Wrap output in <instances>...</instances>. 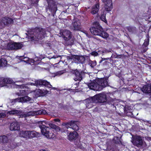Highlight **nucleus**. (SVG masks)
I'll list each match as a JSON object with an SVG mask.
<instances>
[{"label":"nucleus","instance_id":"nucleus-1","mask_svg":"<svg viewBox=\"0 0 151 151\" xmlns=\"http://www.w3.org/2000/svg\"><path fill=\"white\" fill-rule=\"evenodd\" d=\"M108 85V78H101L96 79L95 81L88 83V86L91 89L99 91L102 90Z\"/></svg>","mask_w":151,"mask_h":151},{"label":"nucleus","instance_id":"nucleus-2","mask_svg":"<svg viewBox=\"0 0 151 151\" xmlns=\"http://www.w3.org/2000/svg\"><path fill=\"white\" fill-rule=\"evenodd\" d=\"M27 32L29 34H33L34 36H32V38L36 41L42 39L46 34L45 29L38 27L29 29Z\"/></svg>","mask_w":151,"mask_h":151},{"label":"nucleus","instance_id":"nucleus-3","mask_svg":"<svg viewBox=\"0 0 151 151\" xmlns=\"http://www.w3.org/2000/svg\"><path fill=\"white\" fill-rule=\"evenodd\" d=\"M95 24L96 27H92L90 29L91 33L96 35H99L104 39H107L109 37V34L103 30V29L99 22H95Z\"/></svg>","mask_w":151,"mask_h":151},{"label":"nucleus","instance_id":"nucleus-4","mask_svg":"<svg viewBox=\"0 0 151 151\" xmlns=\"http://www.w3.org/2000/svg\"><path fill=\"white\" fill-rule=\"evenodd\" d=\"M70 72L74 76V80L75 81H80L82 80L87 74L83 70L77 69L72 70Z\"/></svg>","mask_w":151,"mask_h":151},{"label":"nucleus","instance_id":"nucleus-5","mask_svg":"<svg viewBox=\"0 0 151 151\" xmlns=\"http://www.w3.org/2000/svg\"><path fill=\"white\" fill-rule=\"evenodd\" d=\"M131 142L134 146L138 147H145L146 144L140 136H132Z\"/></svg>","mask_w":151,"mask_h":151},{"label":"nucleus","instance_id":"nucleus-6","mask_svg":"<svg viewBox=\"0 0 151 151\" xmlns=\"http://www.w3.org/2000/svg\"><path fill=\"white\" fill-rule=\"evenodd\" d=\"M39 127L42 134L48 138H54L55 135L53 133L50 132V128L44 125H40Z\"/></svg>","mask_w":151,"mask_h":151},{"label":"nucleus","instance_id":"nucleus-7","mask_svg":"<svg viewBox=\"0 0 151 151\" xmlns=\"http://www.w3.org/2000/svg\"><path fill=\"white\" fill-rule=\"evenodd\" d=\"M48 4V7L46 8L47 11L49 9L51 12L52 16L54 17L57 10V7L56 2L54 0H46Z\"/></svg>","mask_w":151,"mask_h":151},{"label":"nucleus","instance_id":"nucleus-8","mask_svg":"<svg viewBox=\"0 0 151 151\" xmlns=\"http://www.w3.org/2000/svg\"><path fill=\"white\" fill-rule=\"evenodd\" d=\"M93 98L95 99L94 101L95 103L105 102L107 100L106 95L103 93L96 94L93 96Z\"/></svg>","mask_w":151,"mask_h":151},{"label":"nucleus","instance_id":"nucleus-9","mask_svg":"<svg viewBox=\"0 0 151 151\" xmlns=\"http://www.w3.org/2000/svg\"><path fill=\"white\" fill-rule=\"evenodd\" d=\"M0 22L3 24L4 26H6L13 23L14 20L12 19L7 16H5L1 18Z\"/></svg>","mask_w":151,"mask_h":151},{"label":"nucleus","instance_id":"nucleus-10","mask_svg":"<svg viewBox=\"0 0 151 151\" xmlns=\"http://www.w3.org/2000/svg\"><path fill=\"white\" fill-rule=\"evenodd\" d=\"M104 3L105 9L107 12L110 11L113 8V3L112 0H101Z\"/></svg>","mask_w":151,"mask_h":151},{"label":"nucleus","instance_id":"nucleus-11","mask_svg":"<svg viewBox=\"0 0 151 151\" xmlns=\"http://www.w3.org/2000/svg\"><path fill=\"white\" fill-rule=\"evenodd\" d=\"M94 100L95 99H94L93 96L86 99L85 100V102L86 107L88 109L92 107L93 106V103H95Z\"/></svg>","mask_w":151,"mask_h":151},{"label":"nucleus","instance_id":"nucleus-12","mask_svg":"<svg viewBox=\"0 0 151 151\" xmlns=\"http://www.w3.org/2000/svg\"><path fill=\"white\" fill-rule=\"evenodd\" d=\"M13 80L10 78H4L2 81H0V85L2 87L6 86L7 84L14 83Z\"/></svg>","mask_w":151,"mask_h":151},{"label":"nucleus","instance_id":"nucleus-13","mask_svg":"<svg viewBox=\"0 0 151 151\" xmlns=\"http://www.w3.org/2000/svg\"><path fill=\"white\" fill-rule=\"evenodd\" d=\"M62 36L65 41H68L71 37V33L69 31L66 30L62 33Z\"/></svg>","mask_w":151,"mask_h":151},{"label":"nucleus","instance_id":"nucleus-14","mask_svg":"<svg viewBox=\"0 0 151 151\" xmlns=\"http://www.w3.org/2000/svg\"><path fill=\"white\" fill-rule=\"evenodd\" d=\"M142 91L145 93H151V84L144 86L142 89Z\"/></svg>","mask_w":151,"mask_h":151},{"label":"nucleus","instance_id":"nucleus-15","mask_svg":"<svg viewBox=\"0 0 151 151\" xmlns=\"http://www.w3.org/2000/svg\"><path fill=\"white\" fill-rule=\"evenodd\" d=\"M72 25L74 29L78 30L81 29V23L79 19H77L72 23Z\"/></svg>","mask_w":151,"mask_h":151},{"label":"nucleus","instance_id":"nucleus-16","mask_svg":"<svg viewBox=\"0 0 151 151\" xmlns=\"http://www.w3.org/2000/svg\"><path fill=\"white\" fill-rule=\"evenodd\" d=\"M78 134L76 131L70 132L68 136V139L70 141L75 140L78 137Z\"/></svg>","mask_w":151,"mask_h":151},{"label":"nucleus","instance_id":"nucleus-17","mask_svg":"<svg viewBox=\"0 0 151 151\" xmlns=\"http://www.w3.org/2000/svg\"><path fill=\"white\" fill-rule=\"evenodd\" d=\"M99 3H97L92 6L91 11V13L93 15L97 13L99 10Z\"/></svg>","mask_w":151,"mask_h":151},{"label":"nucleus","instance_id":"nucleus-18","mask_svg":"<svg viewBox=\"0 0 151 151\" xmlns=\"http://www.w3.org/2000/svg\"><path fill=\"white\" fill-rule=\"evenodd\" d=\"M19 134L21 137L25 138H29V131H21L19 132Z\"/></svg>","mask_w":151,"mask_h":151},{"label":"nucleus","instance_id":"nucleus-19","mask_svg":"<svg viewBox=\"0 0 151 151\" xmlns=\"http://www.w3.org/2000/svg\"><path fill=\"white\" fill-rule=\"evenodd\" d=\"M63 125L65 126L66 127L69 125V127L71 128L74 130H77L79 129V127L76 123H63Z\"/></svg>","mask_w":151,"mask_h":151},{"label":"nucleus","instance_id":"nucleus-20","mask_svg":"<svg viewBox=\"0 0 151 151\" xmlns=\"http://www.w3.org/2000/svg\"><path fill=\"white\" fill-rule=\"evenodd\" d=\"M126 29L128 32L132 34H135L137 32V30L136 27L133 26H129L126 27Z\"/></svg>","mask_w":151,"mask_h":151},{"label":"nucleus","instance_id":"nucleus-21","mask_svg":"<svg viewBox=\"0 0 151 151\" xmlns=\"http://www.w3.org/2000/svg\"><path fill=\"white\" fill-rule=\"evenodd\" d=\"M19 123H11L10 129V130H17L19 129Z\"/></svg>","mask_w":151,"mask_h":151},{"label":"nucleus","instance_id":"nucleus-22","mask_svg":"<svg viewBox=\"0 0 151 151\" xmlns=\"http://www.w3.org/2000/svg\"><path fill=\"white\" fill-rule=\"evenodd\" d=\"M7 64V60L3 57H1L0 59V67H5Z\"/></svg>","mask_w":151,"mask_h":151},{"label":"nucleus","instance_id":"nucleus-23","mask_svg":"<svg viewBox=\"0 0 151 151\" xmlns=\"http://www.w3.org/2000/svg\"><path fill=\"white\" fill-rule=\"evenodd\" d=\"M47 93L41 89H38L36 92V95L37 97L43 96H45Z\"/></svg>","mask_w":151,"mask_h":151},{"label":"nucleus","instance_id":"nucleus-24","mask_svg":"<svg viewBox=\"0 0 151 151\" xmlns=\"http://www.w3.org/2000/svg\"><path fill=\"white\" fill-rule=\"evenodd\" d=\"M33 114V115H41V114H45L47 113L46 111L43 109H41L37 111H34Z\"/></svg>","mask_w":151,"mask_h":151},{"label":"nucleus","instance_id":"nucleus-25","mask_svg":"<svg viewBox=\"0 0 151 151\" xmlns=\"http://www.w3.org/2000/svg\"><path fill=\"white\" fill-rule=\"evenodd\" d=\"M29 138H32L34 137H37L39 136V133L34 131H29Z\"/></svg>","mask_w":151,"mask_h":151},{"label":"nucleus","instance_id":"nucleus-26","mask_svg":"<svg viewBox=\"0 0 151 151\" xmlns=\"http://www.w3.org/2000/svg\"><path fill=\"white\" fill-rule=\"evenodd\" d=\"M8 141V139L6 136L5 135L0 136V143H6Z\"/></svg>","mask_w":151,"mask_h":151},{"label":"nucleus","instance_id":"nucleus-27","mask_svg":"<svg viewBox=\"0 0 151 151\" xmlns=\"http://www.w3.org/2000/svg\"><path fill=\"white\" fill-rule=\"evenodd\" d=\"M16 42L9 43L7 45V47L9 50H13L15 49Z\"/></svg>","mask_w":151,"mask_h":151},{"label":"nucleus","instance_id":"nucleus-28","mask_svg":"<svg viewBox=\"0 0 151 151\" xmlns=\"http://www.w3.org/2000/svg\"><path fill=\"white\" fill-rule=\"evenodd\" d=\"M73 58L74 60L77 63H81L82 62L81 58H82V57L81 56L74 55Z\"/></svg>","mask_w":151,"mask_h":151},{"label":"nucleus","instance_id":"nucleus-29","mask_svg":"<svg viewBox=\"0 0 151 151\" xmlns=\"http://www.w3.org/2000/svg\"><path fill=\"white\" fill-rule=\"evenodd\" d=\"M21 102L24 103L30 101L31 98L28 96H25L20 98Z\"/></svg>","mask_w":151,"mask_h":151},{"label":"nucleus","instance_id":"nucleus-30","mask_svg":"<svg viewBox=\"0 0 151 151\" xmlns=\"http://www.w3.org/2000/svg\"><path fill=\"white\" fill-rule=\"evenodd\" d=\"M42 86H47L49 88H51L52 86L50 84V82L46 80H42Z\"/></svg>","mask_w":151,"mask_h":151},{"label":"nucleus","instance_id":"nucleus-31","mask_svg":"<svg viewBox=\"0 0 151 151\" xmlns=\"http://www.w3.org/2000/svg\"><path fill=\"white\" fill-rule=\"evenodd\" d=\"M42 80L41 79L37 80L35 81V83H33L34 85L38 86H42Z\"/></svg>","mask_w":151,"mask_h":151},{"label":"nucleus","instance_id":"nucleus-32","mask_svg":"<svg viewBox=\"0 0 151 151\" xmlns=\"http://www.w3.org/2000/svg\"><path fill=\"white\" fill-rule=\"evenodd\" d=\"M49 125L51 128L55 129L57 131L60 130V128L53 123H49Z\"/></svg>","mask_w":151,"mask_h":151},{"label":"nucleus","instance_id":"nucleus-33","mask_svg":"<svg viewBox=\"0 0 151 151\" xmlns=\"http://www.w3.org/2000/svg\"><path fill=\"white\" fill-rule=\"evenodd\" d=\"M15 45V50L20 49L23 46L21 42H16Z\"/></svg>","mask_w":151,"mask_h":151},{"label":"nucleus","instance_id":"nucleus-34","mask_svg":"<svg viewBox=\"0 0 151 151\" xmlns=\"http://www.w3.org/2000/svg\"><path fill=\"white\" fill-rule=\"evenodd\" d=\"M100 18L101 20L102 21L104 22L105 23L107 22V21L106 18V14H104V13L101 14Z\"/></svg>","mask_w":151,"mask_h":151},{"label":"nucleus","instance_id":"nucleus-35","mask_svg":"<svg viewBox=\"0 0 151 151\" xmlns=\"http://www.w3.org/2000/svg\"><path fill=\"white\" fill-rule=\"evenodd\" d=\"M149 42V36L147 37V39L145 40L144 43L143 44V45L145 47H147L148 46Z\"/></svg>","mask_w":151,"mask_h":151},{"label":"nucleus","instance_id":"nucleus-36","mask_svg":"<svg viewBox=\"0 0 151 151\" xmlns=\"http://www.w3.org/2000/svg\"><path fill=\"white\" fill-rule=\"evenodd\" d=\"M8 113L11 114H18L19 113V111L17 110L14 109L9 111Z\"/></svg>","mask_w":151,"mask_h":151},{"label":"nucleus","instance_id":"nucleus-37","mask_svg":"<svg viewBox=\"0 0 151 151\" xmlns=\"http://www.w3.org/2000/svg\"><path fill=\"white\" fill-rule=\"evenodd\" d=\"M97 64L95 60L91 61V60L89 62V64L90 65L91 68H93Z\"/></svg>","mask_w":151,"mask_h":151},{"label":"nucleus","instance_id":"nucleus-38","mask_svg":"<svg viewBox=\"0 0 151 151\" xmlns=\"http://www.w3.org/2000/svg\"><path fill=\"white\" fill-rule=\"evenodd\" d=\"M20 59L26 63H28L29 61V58L28 57H25L24 56H21Z\"/></svg>","mask_w":151,"mask_h":151},{"label":"nucleus","instance_id":"nucleus-39","mask_svg":"<svg viewBox=\"0 0 151 151\" xmlns=\"http://www.w3.org/2000/svg\"><path fill=\"white\" fill-rule=\"evenodd\" d=\"M20 99V98H17L12 99V102H14V103L17 102H21Z\"/></svg>","mask_w":151,"mask_h":151},{"label":"nucleus","instance_id":"nucleus-40","mask_svg":"<svg viewBox=\"0 0 151 151\" xmlns=\"http://www.w3.org/2000/svg\"><path fill=\"white\" fill-rule=\"evenodd\" d=\"M63 73L62 71H60L55 72L54 73V74L55 76H60L63 74Z\"/></svg>","mask_w":151,"mask_h":151},{"label":"nucleus","instance_id":"nucleus-41","mask_svg":"<svg viewBox=\"0 0 151 151\" xmlns=\"http://www.w3.org/2000/svg\"><path fill=\"white\" fill-rule=\"evenodd\" d=\"M90 54L92 55L93 56H96L99 55L98 53L96 51H93L91 52Z\"/></svg>","mask_w":151,"mask_h":151},{"label":"nucleus","instance_id":"nucleus-42","mask_svg":"<svg viewBox=\"0 0 151 151\" xmlns=\"http://www.w3.org/2000/svg\"><path fill=\"white\" fill-rule=\"evenodd\" d=\"M31 2L33 4H37L39 2V0H30Z\"/></svg>","mask_w":151,"mask_h":151},{"label":"nucleus","instance_id":"nucleus-43","mask_svg":"<svg viewBox=\"0 0 151 151\" xmlns=\"http://www.w3.org/2000/svg\"><path fill=\"white\" fill-rule=\"evenodd\" d=\"M35 123H54V122H45L44 121H39L38 122H36Z\"/></svg>","mask_w":151,"mask_h":151},{"label":"nucleus","instance_id":"nucleus-44","mask_svg":"<svg viewBox=\"0 0 151 151\" xmlns=\"http://www.w3.org/2000/svg\"><path fill=\"white\" fill-rule=\"evenodd\" d=\"M6 116L5 114L2 113H0V118L4 117Z\"/></svg>","mask_w":151,"mask_h":151},{"label":"nucleus","instance_id":"nucleus-45","mask_svg":"<svg viewBox=\"0 0 151 151\" xmlns=\"http://www.w3.org/2000/svg\"><path fill=\"white\" fill-rule=\"evenodd\" d=\"M62 107L64 110H67L68 109V106L67 105H63L62 106Z\"/></svg>","mask_w":151,"mask_h":151},{"label":"nucleus","instance_id":"nucleus-46","mask_svg":"<svg viewBox=\"0 0 151 151\" xmlns=\"http://www.w3.org/2000/svg\"><path fill=\"white\" fill-rule=\"evenodd\" d=\"M53 120L55 122H60V119L58 118L55 119H53Z\"/></svg>","mask_w":151,"mask_h":151},{"label":"nucleus","instance_id":"nucleus-47","mask_svg":"<svg viewBox=\"0 0 151 151\" xmlns=\"http://www.w3.org/2000/svg\"><path fill=\"white\" fill-rule=\"evenodd\" d=\"M123 57L122 55H118V57L119 58H121Z\"/></svg>","mask_w":151,"mask_h":151},{"label":"nucleus","instance_id":"nucleus-48","mask_svg":"<svg viewBox=\"0 0 151 151\" xmlns=\"http://www.w3.org/2000/svg\"><path fill=\"white\" fill-rule=\"evenodd\" d=\"M77 122V121H70V123H76Z\"/></svg>","mask_w":151,"mask_h":151},{"label":"nucleus","instance_id":"nucleus-49","mask_svg":"<svg viewBox=\"0 0 151 151\" xmlns=\"http://www.w3.org/2000/svg\"><path fill=\"white\" fill-rule=\"evenodd\" d=\"M0 0L1 1L3 2H5L7 0Z\"/></svg>","mask_w":151,"mask_h":151},{"label":"nucleus","instance_id":"nucleus-50","mask_svg":"<svg viewBox=\"0 0 151 151\" xmlns=\"http://www.w3.org/2000/svg\"><path fill=\"white\" fill-rule=\"evenodd\" d=\"M142 121H143L144 122H147V123H149L148 121H144V120H142Z\"/></svg>","mask_w":151,"mask_h":151},{"label":"nucleus","instance_id":"nucleus-51","mask_svg":"<svg viewBox=\"0 0 151 151\" xmlns=\"http://www.w3.org/2000/svg\"><path fill=\"white\" fill-rule=\"evenodd\" d=\"M40 151H46L44 150H40Z\"/></svg>","mask_w":151,"mask_h":151},{"label":"nucleus","instance_id":"nucleus-52","mask_svg":"<svg viewBox=\"0 0 151 151\" xmlns=\"http://www.w3.org/2000/svg\"><path fill=\"white\" fill-rule=\"evenodd\" d=\"M24 91L23 90H22V91H21L20 90V92H21V91Z\"/></svg>","mask_w":151,"mask_h":151},{"label":"nucleus","instance_id":"nucleus-53","mask_svg":"<svg viewBox=\"0 0 151 151\" xmlns=\"http://www.w3.org/2000/svg\"><path fill=\"white\" fill-rule=\"evenodd\" d=\"M147 138L148 139L149 138V139H150V137L148 138V137H147Z\"/></svg>","mask_w":151,"mask_h":151}]
</instances>
